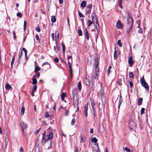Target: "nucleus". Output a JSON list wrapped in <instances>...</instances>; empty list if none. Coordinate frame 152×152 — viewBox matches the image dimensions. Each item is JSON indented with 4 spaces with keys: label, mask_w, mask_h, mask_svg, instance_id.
<instances>
[{
    "label": "nucleus",
    "mask_w": 152,
    "mask_h": 152,
    "mask_svg": "<svg viewBox=\"0 0 152 152\" xmlns=\"http://www.w3.org/2000/svg\"><path fill=\"white\" fill-rule=\"evenodd\" d=\"M95 70L94 71L91 75L92 77L96 78L98 77L99 74V68L98 67L99 59L97 55L94 56Z\"/></svg>",
    "instance_id": "nucleus-1"
},
{
    "label": "nucleus",
    "mask_w": 152,
    "mask_h": 152,
    "mask_svg": "<svg viewBox=\"0 0 152 152\" xmlns=\"http://www.w3.org/2000/svg\"><path fill=\"white\" fill-rule=\"evenodd\" d=\"M77 92L75 89H73L72 90V94L73 96V102L74 104L77 105L78 103V99L77 95Z\"/></svg>",
    "instance_id": "nucleus-2"
},
{
    "label": "nucleus",
    "mask_w": 152,
    "mask_h": 152,
    "mask_svg": "<svg viewBox=\"0 0 152 152\" xmlns=\"http://www.w3.org/2000/svg\"><path fill=\"white\" fill-rule=\"evenodd\" d=\"M140 82L142 86L144 87L146 90L147 91H148V84L145 81L144 77L140 79Z\"/></svg>",
    "instance_id": "nucleus-3"
},
{
    "label": "nucleus",
    "mask_w": 152,
    "mask_h": 152,
    "mask_svg": "<svg viewBox=\"0 0 152 152\" xmlns=\"http://www.w3.org/2000/svg\"><path fill=\"white\" fill-rule=\"evenodd\" d=\"M129 126L130 129L132 130L135 128V124L133 120H129Z\"/></svg>",
    "instance_id": "nucleus-4"
},
{
    "label": "nucleus",
    "mask_w": 152,
    "mask_h": 152,
    "mask_svg": "<svg viewBox=\"0 0 152 152\" xmlns=\"http://www.w3.org/2000/svg\"><path fill=\"white\" fill-rule=\"evenodd\" d=\"M20 126L21 127L23 133L24 132V130L27 128L28 126L27 124L23 121L21 122L20 123Z\"/></svg>",
    "instance_id": "nucleus-5"
},
{
    "label": "nucleus",
    "mask_w": 152,
    "mask_h": 152,
    "mask_svg": "<svg viewBox=\"0 0 152 152\" xmlns=\"http://www.w3.org/2000/svg\"><path fill=\"white\" fill-rule=\"evenodd\" d=\"M128 15L129 16V18L127 21L129 27L131 28L133 24V20L132 17L130 18L129 14H128Z\"/></svg>",
    "instance_id": "nucleus-6"
},
{
    "label": "nucleus",
    "mask_w": 152,
    "mask_h": 152,
    "mask_svg": "<svg viewBox=\"0 0 152 152\" xmlns=\"http://www.w3.org/2000/svg\"><path fill=\"white\" fill-rule=\"evenodd\" d=\"M92 7V4L88 5L86 7V12L88 13H90Z\"/></svg>",
    "instance_id": "nucleus-7"
},
{
    "label": "nucleus",
    "mask_w": 152,
    "mask_h": 152,
    "mask_svg": "<svg viewBox=\"0 0 152 152\" xmlns=\"http://www.w3.org/2000/svg\"><path fill=\"white\" fill-rule=\"evenodd\" d=\"M116 26L118 29H121L123 27L122 24L120 20H118L116 24Z\"/></svg>",
    "instance_id": "nucleus-8"
},
{
    "label": "nucleus",
    "mask_w": 152,
    "mask_h": 152,
    "mask_svg": "<svg viewBox=\"0 0 152 152\" xmlns=\"http://www.w3.org/2000/svg\"><path fill=\"white\" fill-rule=\"evenodd\" d=\"M128 62L129 64V66L130 67H132V65L134 63L132 59V56L130 57L129 58Z\"/></svg>",
    "instance_id": "nucleus-9"
},
{
    "label": "nucleus",
    "mask_w": 152,
    "mask_h": 152,
    "mask_svg": "<svg viewBox=\"0 0 152 152\" xmlns=\"http://www.w3.org/2000/svg\"><path fill=\"white\" fill-rule=\"evenodd\" d=\"M93 148L96 151H99V148L97 143H94Z\"/></svg>",
    "instance_id": "nucleus-10"
},
{
    "label": "nucleus",
    "mask_w": 152,
    "mask_h": 152,
    "mask_svg": "<svg viewBox=\"0 0 152 152\" xmlns=\"http://www.w3.org/2000/svg\"><path fill=\"white\" fill-rule=\"evenodd\" d=\"M47 65V68L48 69L50 68V65L49 63L48 62H46L43 63L42 65V66H44L45 65Z\"/></svg>",
    "instance_id": "nucleus-11"
},
{
    "label": "nucleus",
    "mask_w": 152,
    "mask_h": 152,
    "mask_svg": "<svg viewBox=\"0 0 152 152\" xmlns=\"http://www.w3.org/2000/svg\"><path fill=\"white\" fill-rule=\"evenodd\" d=\"M68 64L69 66V67L70 71V73L71 74V76H72V64L70 63V61H68Z\"/></svg>",
    "instance_id": "nucleus-12"
},
{
    "label": "nucleus",
    "mask_w": 152,
    "mask_h": 152,
    "mask_svg": "<svg viewBox=\"0 0 152 152\" xmlns=\"http://www.w3.org/2000/svg\"><path fill=\"white\" fill-rule=\"evenodd\" d=\"M5 88L7 90H9L10 89H12V88L11 86L8 83H6L5 85Z\"/></svg>",
    "instance_id": "nucleus-13"
},
{
    "label": "nucleus",
    "mask_w": 152,
    "mask_h": 152,
    "mask_svg": "<svg viewBox=\"0 0 152 152\" xmlns=\"http://www.w3.org/2000/svg\"><path fill=\"white\" fill-rule=\"evenodd\" d=\"M53 136V134L52 132H50L48 136V139L49 140L52 138Z\"/></svg>",
    "instance_id": "nucleus-14"
},
{
    "label": "nucleus",
    "mask_w": 152,
    "mask_h": 152,
    "mask_svg": "<svg viewBox=\"0 0 152 152\" xmlns=\"http://www.w3.org/2000/svg\"><path fill=\"white\" fill-rule=\"evenodd\" d=\"M80 6L82 7V9L83 8L86 6V1H83L80 4Z\"/></svg>",
    "instance_id": "nucleus-15"
},
{
    "label": "nucleus",
    "mask_w": 152,
    "mask_h": 152,
    "mask_svg": "<svg viewBox=\"0 0 152 152\" xmlns=\"http://www.w3.org/2000/svg\"><path fill=\"white\" fill-rule=\"evenodd\" d=\"M47 139L45 137H42V143L45 144L47 141Z\"/></svg>",
    "instance_id": "nucleus-16"
},
{
    "label": "nucleus",
    "mask_w": 152,
    "mask_h": 152,
    "mask_svg": "<svg viewBox=\"0 0 152 152\" xmlns=\"http://www.w3.org/2000/svg\"><path fill=\"white\" fill-rule=\"evenodd\" d=\"M66 96V94L65 93H63L61 95V100H63L64 99V97Z\"/></svg>",
    "instance_id": "nucleus-17"
},
{
    "label": "nucleus",
    "mask_w": 152,
    "mask_h": 152,
    "mask_svg": "<svg viewBox=\"0 0 152 152\" xmlns=\"http://www.w3.org/2000/svg\"><path fill=\"white\" fill-rule=\"evenodd\" d=\"M77 88L80 91L81 89V82L80 81L78 82L77 85Z\"/></svg>",
    "instance_id": "nucleus-18"
},
{
    "label": "nucleus",
    "mask_w": 152,
    "mask_h": 152,
    "mask_svg": "<svg viewBox=\"0 0 152 152\" xmlns=\"http://www.w3.org/2000/svg\"><path fill=\"white\" fill-rule=\"evenodd\" d=\"M142 98H139L137 104L138 105H140L142 104Z\"/></svg>",
    "instance_id": "nucleus-19"
},
{
    "label": "nucleus",
    "mask_w": 152,
    "mask_h": 152,
    "mask_svg": "<svg viewBox=\"0 0 152 152\" xmlns=\"http://www.w3.org/2000/svg\"><path fill=\"white\" fill-rule=\"evenodd\" d=\"M116 51L115 50L114 52V59L116 60L118 57V55L116 54Z\"/></svg>",
    "instance_id": "nucleus-20"
},
{
    "label": "nucleus",
    "mask_w": 152,
    "mask_h": 152,
    "mask_svg": "<svg viewBox=\"0 0 152 152\" xmlns=\"http://www.w3.org/2000/svg\"><path fill=\"white\" fill-rule=\"evenodd\" d=\"M51 21L53 23L56 22V19L55 17L54 16H53L51 18Z\"/></svg>",
    "instance_id": "nucleus-21"
},
{
    "label": "nucleus",
    "mask_w": 152,
    "mask_h": 152,
    "mask_svg": "<svg viewBox=\"0 0 152 152\" xmlns=\"http://www.w3.org/2000/svg\"><path fill=\"white\" fill-rule=\"evenodd\" d=\"M99 130L101 132H102L104 131L103 129V124H102V126H99Z\"/></svg>",
    "instance_id": "nucleus-22"
},
{
    "label": "nucleus",
    "mask_w": 152,
    "mask_h": 152,
    "mask_svg": "<svg viewBox=\"0 0 152 152\" xmlns=\"http://www.w3.org/2000/svg\"><path fill=\"white\" fill-rule=\"evenodd\" d=\"M39 146H36L35 147L34 152H39Z\"/></svg>",
    "instance_id": "nucleus-23"
},
{
    "label": "nucleus",
    "mask_w": 152,
    "mask_h": 152,
    "mask_svg": "<svg viewBox=\"0 0 152 152\" xmlns=\"http://www.w3.org/2000/svg\"><path fill=\"white\" fill-rule=\"evenodd\" d=\"M122 0H119L118 1L119 6L121 9L122 8Z\"/></svg>",
    "instance_id": "nucleus-24"
},
{
    "label": "nucleus",
    "mask_w": 152,
    "mask_h": 152,
    "mask_svg": "<svg viewBox=\"0 0 152 152\" xmlns=\"http://www.w3.org/2000/svg\"><path fill=\"white\" fill-rule=\"evenodd\" d=\"M37 83V80L34 77L32 79V84L33 85L36 84Z\"/></svg>",
    "instance_id": "nucleus-25"
},
{
    "label": "nucleus",
    "mask_w": 152,
    "mask_h": 152,
    "mask_svg": "<svg viewBox=\"0 0 152 152\" xmlns=\"http://www.w3.org/2000/svg\"><path fill=\"white\" fill-rule=\"evenodd\" d=\"M92 113L94 115V118H95L96 117V114L95 113V109H93L92 110Z\"/></svg>",
    "instance_id": "nucleus-26"
},
{
    "label": "nucleus",
    "mask_w": 152,
    "mask_h": 152,
    "mask_svg": "<svg viewBox=\"0 0 152 152\" xmlns=\"http://www.w3.org/2000/svg\"><path fill=\"white\" fill-rule=\"evenodd\" d=\"M25 112V107L24 106H23L21 109V113L23 115Z\"/></svg>",
    "instance_id": "nucleus-27"
},
{
    "label": "nucleus",
    "mask_w": 152,
    "mask_h": 152,
    "mask_svg": "<svg viewBox=\"0 0 152 152\" xmlns=\"http://www.w3.org/2000/svg\"><path fill=\"white\" fill-rule=\"evenodd\" d=\"M40 68L38 66H36L35 68V72H37L39 71L40 70Z\"/></svg>",
    "instance_id": "nucleus-28"
},
{
    "label": "nucleus",
    "mask_w": 152,
    "mask_h": 152,
    "mask_svg": "<svg viewBox=\"0 0 152 152\" xmlns=\"http://www.w3.org/2000/svg\"><path fill=\"white\" fill-rule=\"evenodd\" d=\"M61 45L63 48V52L64 53L65 51V47L64 44L63 43H62Z\"/></svg>",
    "instance_id": "nucleus-29"
},
{
    "label": "nucleus",
    "mask_w": 152,
    "mask_h": 152,
    "mask_svg": "<svg viewBox=\"0 0 152 152\" xmlns=\"http://www.w3.org/2000/svg\"><path fill=\"white\" fill-rule=\"evenodd\" d=\"M97 139L95 137H94L92 138V141L94 142V143H97L96 142L97 141Z\"/></svg>",
    "instance_id": "nucleus-30"
},
{
    "label": "nucleus",
    "mask_w": 152,
    "mask_h": 152,
    "mask_svg": "<svg viewBox=\"0 0 152 152\" xmlns=\"http://www.w3.org/2000/svg\"><path fill=\"white\" fill-rule=\"evenodd\" d=\"M87 23H88V26H89L92 24V22L90 20H88L87 21Z\"/></svg>",
    "instance_id": "nucleus-31"
},
{
    "label": "nucleus",
    "mask_w": 152,
    "mask_h": 152,
    "mask_svg": "<svg viewBox=\"0 0 152 152\" xmlns=\"http://www.w3.org/2000/svg\"><path fill=\"white\" fill-rule=\"evenodd\" d=\"M15 60V57L14 56V57H12V60L11 62V67H12V66Z\"/></svg>",
    "instance_id": "nucleus-32"
},
{
    "label": "nucleus",
    "mask_w": 152,
    "mask_h": 152,
    "mask_svg": "<svg viewBox=\"0 0 152 152\" xmlns=\"http://www.w3.org/2000/svg\"><path fill=\"white\" fill-rule=\"evenodd\" d=\"M26 24H27L26 22V21L25 20L24 21V30H26Z\"/></svg>",
    "instance_id": "nucleus-33"
},
{
    "label": "nucleus",
    "mask_w": 152,
    "mask_h": 152,
    "mask_svg": "<svg viewBox=\"0 0 152 152\" xmlns=\"http://www.w3.org/2000/svg\"><path fill=\"white\" fill-rule=\"evenodd\" d=\"M118 45L120 47H121L122 46V44L121 42V41L120 40H119L118 41Z\"/></svg>",
    "instance_id": "nucleus-34"
},
{
    "label": "nucleus",
    "mask_w": 152,
    "mask_h": 152,
    "mask_svg": "<svg viewBox=\"0 0 152 152\" xmlns=\"http://www.w3.org/2000/svg\"><path fill=\"white\" fill-rule=\"evenodd\" d=\"M22 50H20L18 54V58H19L22 56Z\"/></svg>",
    "instance_id": "nucleus-35"
},
{
    "label": "nucleus",
    "mask_w": 152,
    "mask_h": 152,
    "mask_svg": "<svg viewBox=\"0 0 152 152\" xmlns=\"http://www.w3.org/2000/svg\"><path fill=\"white\" fill-rule=\"evenodd\" d=\"M75 120L74 118H73L71 121V124L72 125H73L75 124Z\"/></svg>",
    "instance_id": "nucleus-36"
},
{
    "label": "nucleus",
    "mask_w": 152,
    "mask_h": 152,
    "mask_svg": "<svg viewBox=\"0 0 152 152\" xmlns=\"http://www.w3.org/2000/svg\"><path fill=\"white\" fill-rule=\"evenodd\" d=\"M40 74L39 73V72H37L36 74V75L35 76H34V78H37V77H38V78L39 76H40Z\"/></svg>",
    "instance_id": "nucleus-37"
},
{
    "label": "nucleus",
    "mask_w": 152,
    "mask_h": 152,
    "mask_svg": "<svg viewBox=\"0 0 152 152\" xmlns=\"http://www.w3.org/2000/svg\"><path fill=\"white\" fill-rule=\"evenodd\" d=\"M22 50L25 52V56L26 57L27 56V51L26 49L25 48H22Z\"/></svg>",
    "instance_id": "nucleus-38"
},
{
    "label": "nucleus",
    "mask_w": 152,
    "mask_h": 152,
    "mask_svg": "<svg viewBox=\"0 0 152 152\" xmlns=\"http://www.w3.org/2000/svg\"><path fill=\"white\" fill-rule=\"evenodd\" d=\"M78 32L79 34V35L80 36H82V31L80 29L78 30Z\"/></svg>",
    "instance_id": "nucleus-39"
},
{
    "label": "nucleus",
    "mask_w": 152,
    "mask_h": 152,
    "mask_svg": "<svg viewBox=\"0 0 152 152\" xmlns=\"http://www.w3.org/2000/svg\"><path fill=\"white\" fill-rule=\"evenodd\" d=\"M86 38L87 40H88L89 39V36L88 33V31L86 29Z\"/></svg>",
    "instance_id": "nucleus-40"
},
{
    "label": "nucleus",
    "mask_w": 152,
    "mask_h": 152,
    "mask_svg": "<svg viewBox=\"0 0 152 152\" xmlns=\"http://www.w3.org/2000/svg\"><path fill=\"white\" fill-rule=\"evenodd\" d=\"M17 16H19V17L21 18L22 16V15L20 12H18L17 14Z\"/></svg>",
    "instance_id": "nucleus-41"
},
{
    "label": "nucleus",
    "mask_w": 152,
    "mask_h": 152,
    "mask_svg": "<svg viewBox=\"0 0 152 152\" xmlns=\"http://www.w3.org/2000/svg\"><path fill=\"white\" fill-rule=\"evenodd\" d=\"M129 77H131V78H134V75H133V74L132 73V72H130L129 73Z\"/></svg>",
    "instance_id": "nucleus-42"
},
{
    "label": "nucleus",
    "mask_w": 152,
    "mask_h": 152,
    "mask_svg": "<svg viewBox=\"0 0 152 152\" xmlns=\"http://www.w3.org/2000/svg\"><path fill=\"white\" fill-rule=\"evenodd\" d=\"M69 111H68V110H66L65 113H64L65 115L66 116H67L68 115H69Z\"/></svg>",
    "instance_id": "nucleus-43"
},
{
    "label": "nucleus",
    "mask_w": 152,
    "mask_h": 152,
    "mask_svg": "<svg viewBox=\"0 0 152 152\" xmlns=\"http://www.w3.org/2000/svg\"><path fill=\"white\" fill-rule=\"evenodd\" d=\"M95 105V104L94 102L93 101H91V105L92 106V109H95L94 107V106Z\"/></svg>",
    "instance_id": "nucleus-44"
},
{
    "label": "nucleus",
    "mask_w": 152,
    "mask_h": 152,
    "mask_svg": "<svg viewBox=\"0 0 152 152\" xmlns=\"http://www.w3.org/2000/svg\"><path fill=\"white\" fill-rule=\"evenodd\" d=\"M55 34H56V39L57 38H58L59 37V34L58 32H55Z\"/></svg>",
    "instance_id": "nucleus-45"
},
{
    "label": "nucleus",
    "mask_w": 152,
    "mask_h": 152,
    "mask_svg": "<svg viewBox=\"0 0 152 152\" xmlns=\"http://www.w3.org/2000/svg\"><path fill=\"white\" fill-rule=\"evenodd\" d=\"M37 89V86L36 85L34 86L33 89L32 91L34 92H35Z\"/></svg>",
    "instance_id": "nucleus-46"
},
{
    "label": "nucleus",
    "mask_w": 152,
    "mask_h": 152,
    "mask_svg": "<svg viewBox=\"0 0 152 152\" xmlns=\"http://www.w3.org/2000/svg\"><path fill=\"white\" fill-rule=\"evenodd\" d=\"M79 15L80 17L81 18V17H84V16L83 15L82 13L80 12L79 11Z\"/></svg>",
    "instance_id": "nucleus-47"
},
{
    "label": "nucleus",
    "mask_w": 152,
    "mask_h": 152,
    "mask_svg": "<svg viewBox=\"0 0 152 152\" xmlns=\"http://www.w3.org/2000/svg\"><path fill=\"white\" fill-rule=\"evenodd\" d=\"M111 68V66H109L108 67V69L107 70V73L108 74H109L110 72V69Z\"/></svg>",
    "instance_id": "nucleus-48"
},
{
    "label": "nucleus",
    "mask_w": 152,
    "mask_h": 152,
    "mask_svg": "<svg viewBox=\"0 0 152 152\" xmlns=\"http://www.w3.org/2000/svg\"><path fill=\"white\" fill-rule=\"evenodd\" d=\"M124 149L127 152H130L131 151V150L130 149L128 148L127 147H125Z\"/></svg>",
    "instance_id": "nucleus-49"
},
{
    "label": "nucleus",
    "mask_w": 152,
    "mask_h": 152,
    "mask_svg": "<svg viewBox=\"0 0 152 152\" xmlns=\"http://www.w3.org/2000/svg\"><path fill=\"white\" fill-rule=\"evenodd\" d=\"M144 108H142L141 110L140 113L141 114H142L144 113V111L145 110Z\"/></svg>",
    "instance_id": "nucleus-50"
},
{
    "label": "nucleus",
    "mask_w": 152,
    "mask_h": 152,
    "mask_svg": "<svg viewBox=\"0 0 152 152\" xmlns=\"http://www.w3.org/2000/svg\"><path fill=\"white\" fill-rule=\"evenodd\" d=\"M36 38L37 41L38 42L40 41V39L39 36L37 34H36Z\"/></svg>",
    "instance_id": "nucleus-51"
},
{
    "label": "nucleus",
    "mask_w": 152,
    "mask_h": 152,
    "mask_svg": "<svg viewBox=\"0 0 152 152\" xmlns=\"http://www.w3.org/2000/svg\"><path fill=\"white\" fill-rule=\"evenodd\" d=\"M41 129V128H39L38 129V130H37L35 131V133L36 134H38L39 133V132L40 131V130Z\"/></svg>",
    "instance_id": "nucleus-52"
},
{
    "label": "nucleus",
    "mask_w": 152,
    "mask_h": 152,
    "mask_svg": "<svg viewBox=\"0 0 152 152\" xmlns=\"http://www.w3.org/2000/svg\"><path fill=\"white\" fill-rule=\"evenodd\" d=\"M54 61L56 63H58L59 61V59L57 58H56L53 59Z\"/></svg>",
    "instance_id": "nucleus-53"
},
{
    "label": "nucleus",
    "mask_w": 152,
    "mask_h": 152,
    "mask_svg": "<svg viewBox=\"0 0 152 152\" xmlns=\"http://www.w3.org/2000/svg\"><path fill=\"white\" fill-rule=\"evenodd\" d=\"M72 57L71 56H67V59L68 61H69V59H71V61H72Z\"/></svg>",
    "instance_id": "nucleus-54"
},
{
    "label": "nucleus",
    "mask_w": 152,
    "mask_h": 152,
    "mask_svg": "<svg viewBox=\"0 0 152 152\" xmlns=\"http://www.w3.org/2000/svg\"><path fill=\"white\" fill-rule=\"evenodd\" d=\"M90 84V82L88 79L86 78V85H88Z\"/></svg>",
    "instance_id": "nucleus-55"
},
{
    "label": "nucleus",
    "mask_w": 152,
    "mask_h": 152,
    "mask_svg": "<svg viewBox=\"0 0 152 152\" xmlns=\"http://www.w3.org/2000/svg\"><path fill=\"white\" fill-rule=\"evenodd\" d=\"M129 84L131 88H132L133 87V84L132 82L130 81Z\"/></svg>",
    "instance_id": "nucleus-56"
},
{
    "label": "nucleus",
    "mask_w": 152,
    "mask_h": 152,
    "mask_svg": "<svg viewBox=\"0 0 152 152\" xmlns=\"http://www.w3.org/2000/svg\"><path fill=\"white\" fill-rule=\"evenodd\" d=\"M36 31H37L38 32H39L40 31V29L39 27H37L36 28Z\"/></svg>",
    "instance_id": "nucleus-57"
},
{
    "label": "nucleus",
    "mask_w": 152,
    "mask_h": 152,
    "mask_svg": "<svg viewBox=\"0 0 152 152\" xmlns=\"http://www.w3.org/2000/svg\"><path fill=\"white\" fill-rule=\"evenodd\" d=\"M45 116L46 117H49L50 116V115L48 112H46L45 113Z\"/></svg>",
    "instance_id": "nucleus-58"
},
{
    "label": "nucleus",
    "mask_w": 152,
    "mask_h": 152,
    "mask_svg": "<svg viewBox=\"0 0 152 152\" xmlns=\"http://www.w3.org/2000/svg\"><path fill=\"white\" fill-rule=\"evenodd\" d=\"M13 37H14V39H15L16 38V35H15V31H13Z\"/></svg>",
    "instance_id": "nucleus-59"
},
{
    "label": "nucleus",
    "mask_w": 152,
    "mask_h": 152,
    "mask_svg": "<svg viewBox=\"0 0 152 152\" xmlns=\"http://www.w3.org/2000/svg\"><path fill=\"white\" fill-rule=\"evenodd\" d=\"M143 32V30L142 29H140L138 31V33H142Z\"/></svg>",
    "instance_id": "nucleus-60"
},
{
    "label": "nucleus",
    "mask_w": 152,
    "mask_h": 152,
    "mask_svg": "<svg viewBox=\"0 0 152 152\" xmlns=\"http://www.w3.org/2000/svg\"><path fill=\"white\" fill-rule=\"evenodd\" d=\"M51 37H52V39H53V40H54V34L53 33H52V34H51Z\"/></svg>",
    "instance_id": "nucleus-61"
},
{
    "label": "nucleus",
    "mask_w": 152,
    "mask_h": 152,
    "mask_svg": "<svg viewBox=\"0 0 152 152\" xmlns=\"http://www.w3.org/2000/svg\"><path fill=\"white\" fill-rule=\"evenodd\" d=\"M85 141V139H84L83 137H82L81 138V142H84Z\"/></svg>",
    "instance_id": "nucleus-62"
},
{
    "label": "nucleus",
    "mask_w": 152,
    "mask_h": 152,
    "mask_svg": "<svg viewBox=\"0 0 152 152\" xmlns=\"http://www.w3.org/2000/svg\"><path fill=\"white\" fill-rule=\"evenodd\" d=\"M46 133V132L45 131L42 134V137H45Z\"/></svg>",
    "instance_id": "nucleus-63"
},
{
    "label": "nucleus",
    "mask_w": 152,
    "mask_h": 152,
    "mask_svg": "<svg viewBox=\"0 0 152 152\" xmlns=\"http://www.w3.org/2000/svg\"><path fill=\"white\" fill-rule=\"evenodd\" d=\"M20 152H24L23 149L21 147H20Z\"/></svg>",
    "instance_id": "nucleus-64"
}]
</instances>
